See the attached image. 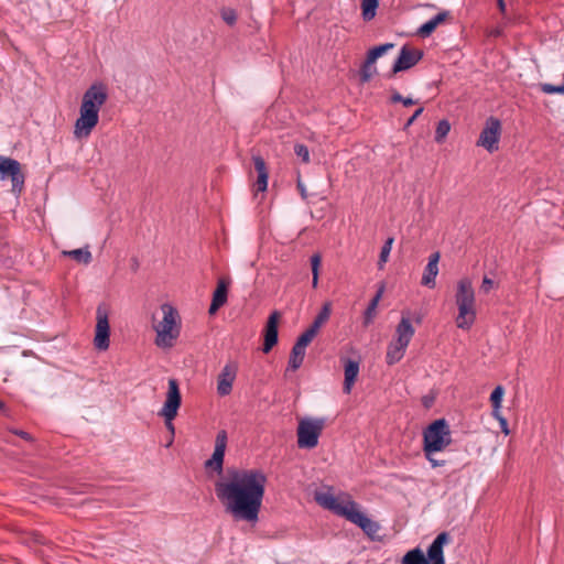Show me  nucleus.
I'll return each mask as SVG.
<instances>
[{"label": "nucleus", "mask_w": 564, "mask_h": 564, "mask_svg": "<svg viewBox=\"0 0 564 564\" xmlns=\"http://www.w3.org/2000/svg\"><path fill=\"white\" fill-rule=\"evenodd\" d=\"M268 477L259 468H228L225 480L216 481L215 492L236 521L256 523L265 494Z\"/></svg>", "instance_id": "1"}, {"label": "nucleus", "mask_w": 564, "mask_h": 564, "mask_svg": "<svg viewBox=\"0 0 564 564\" xmlns=\"http://www.w3.org/2000/svg\"><path fill=\"white\" fill-rule=\"evenodd\" d=\"M108 100V90L105 84L94 83L84 93L79 107V117L74 124L76 139L88 138L99 122V111Z\"/></svg>", "instance_id": "2"}, {"label": "nucleus", "mask_w": 564, "mask_h": 564, "mask_svg": "<svg viewBox=\"0 0 564 564\" xmlns=\"http://www.w3.org/2000/svg\"><path fill=\"white\" fill-rule=\"evenodd\" d=\"M162 319L155 323L153 316V328L156 332L155 344L159 347H172L181 333V316L178 311L170 303L161 305Z\"/></svg>", "instance_id": "3"}, {"label": "nucleus", "mask_w": 564, "mask_h": 564, "mask_svg": "<svg viewBox=\"0 0 564 564\" xmlns=\"http://www.w3.org/2000/svg\"><path fill=\"white\" fill-rule=\"evenodd\" d=\"M455 303L458 307L456 325L458 328L468 330L476 321L475 291L471 281L467 278L457 282Z\"/></svg>", "instance_id": "4"}, {"label": "nucleus", "mask_w": 564, "mask_h": 564, "mask_svg": "<svg viewBox=\"0 0 564 564\" xmlns=\"http://www.w3.org/2000/svg\"><path fill=\"white\" fill-rule=\"evenodd\" d=\"M410 315V311L402 312L401 321L395 327V339L388 345L386 362L389 366L395 365L403 358L406 347L415 334Z\"/></svg>", "instance_id": "5"}, {"label": "nucleus", "mask_w": 564, "mask_h": 564, "mask_svg": "<svg viewBox=\"0 0 564 564\" xmlns=\"http://www.w3.org/2000/svg\"><path fill=\"white\" fill-rule=\"evenodd\" d=\"M422 435L424 454L442 452L452 444L451 429L444 417L431 422Z\"/></svg>", "instance_id": "6"}, {"label": "nucleus", "mask_w": 564, "mask_h": 564, "mask_svg": "<svg viewBox=\"0 0 564 564\" xmlns=\"http://www.w3.org/2000/svg\"><path fill=\"white\" fill-rule=\"evenodd\" d=\"M181 404L182 395L180 391L178 381L176 379H170L166 399L164 401L163 409L160 413L162 416H164L165 425L167 430L171 432V438L166 444L167 447L171 446L174 438L175 427L172 421L176 417Z\"/></svg>", "instance_id": "7"}, {"label": "nucleus", "mask_w": 564, "mask_h": 564, "mask_svg": "<svg viewBox=\"0 0 564 564\" xmlns=\"http://www.w3.org/2000/svg\"><path fill=\"white\" fill-rule=\"evenodd\" d=\"M325 427V419H302L297 426V446L300 448H314Z\"/></svg>", "instance_id": "8"}, {"label": "nucleus", "mask_w": 564, "mask_h": 564, "mask_svg": "<svg viewBox=\"0 0 564 564\" xmlns=\"http://www.w3.org/2000/svg\"><path fill=\"white\" fill-rule=\"evenodd\" d=\"M96 328L94 345L98 350H106L110 344L109 306L100 303L96 310Z\"/></svg>", "instance_id": "9"}, {"label": "nucleus", "mask_w": 564, "mask_h": 564, "mask_svg": "<svg viewBox=\"0 0 564 564\" xmlns=\"http://www.w3.org/2000/svg\"><path fill=\"white\" fill-rule=\"evenodd\" d=\"M10 178L12 193L19 196L24 188L25 175L19 161L11 158H0V180Z\"/></svg>", "instance_id": "10"}, {"label": "nucleus", "mask_w": 564, "mask_h": 564, "mask_svg": "<svg viewBox=\"0 0 564 564\" xmlns=\"http://www.w3.org/2000/svg\"><path fill=\"white\" fill-rule=\"evenodd\" d=\"M314 499L324 509L329 510L334 514L345 519L347 518L352 507H359L355 500L350 499V497H348L345 502H340L337 497L329 492L316 491Z\"/></svg>", "instance_id": "11"}, {"label": "nucleus", "mask_w": 564, "mask_h": 564, "mask_svg": "<svg viewBox=\"0 0 564 564\" xmlns=\"http://www.w3.org/2000/svg\"><path fill=\"white\" fill-rule=\"evenodd\" d=\"M423 51L403 45L394 61L391 70L387 74L388 78H393L398 73L408 70L415 66L423 58Z\"/></svg>", "instance_id": "12"}, {"label": "nucleus", "mask_w": 564, "mask_h": 564, "mask_svg": "<svg viewBox=\"0 0 564 564\" xmlns=\"http://www.w3.org/2000/svg\"><path fill=\"white\" fill-rule=\"evenodd\" d=\"M501 135V122L498 118L490 116L485 122L477 145L484 147L489 153L498 150Z\"/></svg>", "instance_id": "13"}, {"label": "nucleus", "mask_w": 564, "mask_h": 564, "mask_svg": "<svg viewBox=\"0 0 564 564\" xmlns=\"http://www.w3.org/2000/svg\"><path fill=\"white\" fill-rule=\"evenodd\" d=\"M228 442V434L225 430L218 431L215 440V448L212 457L205 462V468L221 474Z\"/></svg>", "instance_id": "14"}, {"label": "nucleus", "mask_w": 564, "mask_h": 564, "mask_svg": "<svg viewBox=\"0 0 564 564\" xmlns=\"http://www.w3.org/2000/svg\"><path fill=\"white\" fill-rule=\"evenodd\" d=\"M281 314L278 311H273L265 323L263 329V344L262 351L269 354L279 341V322Z\"/></svg>", "instance_id": "15"}, {"label": "nucleus", "mask_w": 564, "mask_h": 564, "mask_svg": "<svg viewBox=\"0 0 564 564\" xmlns=\"http://www.w3.org/2000/svg\"><path fill=\"white\" fill-rule=\"evenodd\" d=\"M346 520L360 528L362 532L372 541L378 540L376 534L380 529L379 523L368 518L364 512L359 510L358 507H352Z\"/></svg>", "instance_id": "16"}, {"label": "nucleus", "mask_w": 564, "mask_h": 564, "mask_svg": "<svg viewBox=\"0 0 564 564\" xmlns=\"http://www.w3.org/2000/svg\"><path fill=\"white\" fill-rule=\"evenodd\" d=\"M448 532L443 531L436 535L433 542L429 545L425 557L427 564H445L444 546L451 542Z\"/></svg>", "instance_id": "17"}, {"label": "nucleus", "mask_w": 564, "mask_h": 564, "mask_svg": "<svg viewBox=\"0 0 564 564\" xmlns=\"http://www.w3.org/2000/svg\"><path fill=\"white\" fill-rule=\"evenodd\" d=\"M230 282L231 281L228 276H221L218 279L208 308L209 315H215L227 303Z\"/></svg>", "instance_id": "18"}, {"label": "nucleus", "mask_w": 564, "mask_h": 564, "mask_svg": "<svg viewBox=\"0 0 564 564\" xmlns=\"http://www.w3.org/2000/svg\"><path fill=\"white\" fill-rule=\"evenodd\" d=\"M340 361L344 367L343 392L349 394L358 379L360 361L348 357L340 358Z\"/></svg>", "instance_id": "19"}, {"label": "nucleus", "mask_w": 564, "mask_h": 564, "mask_svg": "<svg viewBox=\"0 0 564 564\" xmlns=\"http://www.w3.org/2000/svg\"><path fill=\"white\" fill-rule=\"evenodd\" d=\"M237 368L234 365H226L217 378V392L219 395H228L232 390V383L236 379Z\"/></svg>", "instance_id": "20"}, {"label": "nucleus", "mask_w": 564, "mask_h": 564, "mask_svg": "<svg viewBox=\"0 0 564 564\" xmlns=\"http://www.w3.org/2000/svg\"><path fill=\"white\" fill-rule=\"evenodd\" d=\"M441 254L438 251L431 253L429 257V262L424 269L421 284L427 288L435 286V278L438 274V261Z\"/></svg>", "instance_id": "21"}, {"label": "nucleus", "mask_w": 564, "mask_h": 564, "mask_svg": "<svg viewBox=\"0 0 564 564\" xmlns=\"http://www.w3.org/2000/svg\"><path fill=\"white\" fill-rule=\"evenodd\" d=\"M451 18L449 11H442L434 15L431 20L423 23L416 31V35L426 39L431 36L438 25Z\"/></svg>", "instance_id": "22"}, {"label": "nucleus", "mask_w": 564, "mask_h": 564, "mask_svg": "<svg viewBox=\"0 0 564 564\" xmlns=\"http://www.w3.org/2000/svg\"><path fill=\"white\" fill-rule=\"evenodd\" d=\"M384 290H386L384 282H380L378 284V289H377V292H376L375 296L370 300L367 308L364 312L362 324H364L365 327L369 326L373 322V319H375V317L377 315L378 304H379V302H380V300H381V297H382V295L384 293Z\"/></svg>", "instance_id": "23"}, {"label": "nucleus", "mask_w": 564, "mask_h": 564, "mask_svg": "<svg viewBox=\"0 0 564 564\" xmlns=\"http://www.w3.org/2000/svg\"><path fill=\"white\" fill-rule=\"evenodd\" d=\"M62 254L64 257L70 258L77 263L89 264L93 261V256L88 249V246L74 250H65L62 252Z\"/></svg>", "instance_id": "24"}, {"label": "nucleus", "mask_w": 564, "mask_h": 564, "mask_svg": "<svg viewBox=\"0 0 564 564\" xmlns=\"http://www.w3.org/2000/svg\"><path fill=\"white\" fill-rule=\"evenodd\" d=\"M305 358V348L294 344L289 357L286 371L292 370L296 371L304 361Z\"/></svg>", "instance_id": "25"}, {"label": "nucleus", "mask_w": 564, "mask_h": 564, "mask_svg": "<svg viewBox=\"0 0 564 564\" xmlns=\"http://www.w3.org/2000/svg\"><path fill=\"white\" fill-rule=\"evenodd\" d=\"M401 564H427V560L425 553L416 546L403 555Z\"/></svg>", "instance_id": "26"}, {"label": "nucleus", "mask_w": 564, "mask_h": 564, "mask_svg": "<svg viewBox=\"0 0 564 564\" xmlns=\"http://www.w3.org/2000/svg\"><path fill=\"white\" fill-rule=\"evenodd\" d=\"M332 305L329 302L324 303L318 314L315 316L313 323L310 325V328L315 333H318L319 328L328 321L330 316Z\"/></svg>", "instance_id": "27"}, {"label": "nucleus", "mask_w": 564, "mask_h": 564, "mask_svg": "<svg viewBox=\"0 0 564 564\" xmlns=\"http://www.w3.org/2000/svg\"><path fill=\"white\" fill-rule=\"evenodd\" d=\"M379 0H361V15L365 21H370L376 17Z\"/></svg>", "instance_id": "28"}, {"label": "nucleus", "mask_w": 564, "mask_h": 564, "mask_svg": "<svg viewBox=\"0 0 564 564\" xmlns=\"http://www.w3.org/2000/svg\"><path fill=\"white\" fill-rule=\"evenodd\" d=\"M393 47V43H384L371 47L366 55V57H368V63H376L379 57L384 55L388 51H390Z\"/></svg>", "instance_id": "29"}, {"label": "nucleus", "mask_w": 564, "mask_h": 564, "mask_svg": "<svg viewBox=\"0 0 564 564\" xmlns=\"http://www.w3.org/2000/svg\"><path fill=\"white\" fill-rule=\"evenodd\" d=\"M373 65L375 63H368V57L365 58L359 69L360 84L369 83L377 74V68Z\"/></svg>", "instance_id": "30"}, {"label": "nucleus", "mask_w": 564, "mask_h": 564, "mask_svg": "<svg viewBox=\"0 0 564 564\" xmlns=\"http://www.w3.org/2000/svg\"><path fill=\"white\" fill-rule=\"evenodd\" d=\"M310 263H311V270H312V275H313L312 286L314 289H316L318 285V278H319V272H321V267H322V256L319 253L312 254L310 258Z\"/></svg>", "instance_id": "31"}, {"label": "nucleus", "mask_w": 564, "mask_h": 564, "mask_svg": "<svg viewBox=\"0 0 564 564\" xmlns=\"http://www.w3.org/2000/svg\"><path fill=\"white\" fill-rule=\"evenodd\" d=\"M393 241H394V238L393 237H389L384 241L383 246L381 247V251H380L379 260H378V268H379V270L383 269L386 262L388 261L389 254H390L391 249H392Z\"/></svg>", "instance_id": "32"}, {"label": "nucleus", "mask_w": 564, "mask_h": 564, "mask_svg": "<svg viewBox=\"0 0 564 564\" xmlns=\"http://www.w3.org/2000/svg\"><path fill=\"white\" fill-rule=\"evenodd\" d=\"M449 130H451L449 121L446 119L440 120L436 126V130H435V137H434L435 142L442 143L444 141V139L446 138V135L448 134Z\"/></svg>", "instance_id": "33"}, {"label": "nucleus", "mask_w": 564, "mask_h": 564, "mask_svg": "<svg viewBox=\"0 0 564 564\" xmlns=\"http://www.w3.org/2000/svg\"><path fill=\"white\" fill-rule=\"evenodd\" d=\"M503 394H505V389L502 386L498 384L491 392L490 394V403H491V408H495V409H500L501 408V403H502V399H503Z\"/></svg>", "instance_id": "34"}, {"label": "nucleus", "mask_w": 564, "mask_h": 564, "mask_svg": "<svg viewBox=\"0 0 564 564\" xmlns=\"http://www.w3.org/2000/svg\"><path fill=\"white\" fill-rule=\"evenodd\" d=\"M23 542L26 545H44L46 543V539L43 534L39 532H30L26 533L23 538Z\"/></svg>", "instance_id": "35"}, {"label": "nucleus", "mask_w": 564, "mask_h": 564, "mask_svg": "<svg viewBox=\"0 0 564 564\" xmlns=\"http://www.w3.org/2000/svg\"><path fill=\"white\" fill-rule=\"evenodd\" d=\"M317 333L308 327L297 337L295 344L306 349V347L312 343Z\"/></svg>", "instance_id": "36"}, {"label": "nucleus", "mask_w": 564, "mask_h": 564, "mask_svg": "<svg viewBox=\"0 0 564 564\" xmlns=\"http://www.w3.org/2000/svg\"><path fill=\"white\" fill-rule=\"evenodd\" d=\"M541 91L544 94H564V82L561 85H553L549 83H542L539 85Z\"/></svg>", "instance_id": "37"}, {"label": "nucleus", "mask_w": 564, "mask_h": 564, "mask_svg": "<svg viewBox=\"0 0 564 564\" xmlns=\"http://www.w3.org/2000/svg\"><path fill=\"white\" fill-rule=\"evenodd\" d=\"M294 152L295 154L301 158V160L304 162V163H308L310 162V151H308V148L303 144V143H296L294 145Z\"/></svg>", "instance_id": "38"}, {"label": "nucleus", "mask_w": 564, "mask_h": 564, "mask_svg": "<svg viewBox=\"0 0 564 564\" xmlns=\"http://www.w3.org/2000/svg\"><path fill=\"white\" fill-rule=\"evenodd\" d=\"M223 20L230 26L237 22V13L234 9L225 8L221 10Z\"/></svg>", "instance_id": "39"}, {"label": "nucleus", "mask_w": 564, "mask_h": 564, "mask_svg": "<svg viewBox=\"0 0 564 564\" xmlns=\"http://www.w3.org/2000/svg\"><path fill=\"white\" fill-rule=\"evenodd\" d=\"M252 161H253V166H254L257 174L269 173L267 163L262 156L253 155Z\"/></svg>", "instance_id": "40"}, {"label": "nucleus", "mask_w": 564, "mask_h": 564, "mask_svg": "<svg viewBox=\"0 0 564 564\" xmlns=\"http://www.w3.org/2000/svg\"><path fill=\"white\" fill-rule=\"evenodd\" d=\"M268 178H269V173H261V174H258L257 176V181L254 183V187H256V192L259 193V192H265L267 191V187H268Z\"/></svg>", "instance_id": "41"}, {"label": "nucleus", "mask_w": 564, "mask_h": 564, "mask_svg": "<svg viewBox=\"0 0 564 564\" xmlns=\"http://www.w3.org/2000/svg\"><path fill=\"white\" fill-rule=\"evenodd\" d=\"M9 432L23 438L24 441L26 442H34V437L29 433V432H25L23 430H19V429H9Z\"/></svg>", "instance_id": "42"}, {"label": "nucleus", "mask_w": 564, "mask_h": 564, "mask_svg": "<svg viewBox=\"0 0 564 564\" xmlns=\"http://www.w3.org/2000/svg\"><path fill=\"white\" fill-rule=\"evenodd\" d=\"M494 284H495V282L485 275L482 279L481 285H480V291L484 292L485 294H487L491 291V289L494 288Z\"/></svg>", "instance_id": "43"}, {"label": "nucleus", "mask_w": 564, "mask_h": 564, "mask_svg": "<svg viewBox=\"0 0 564 564\" xmlns=\"http://www.w3.org/2000/svg\"><path fill=\"white\" fill-rule=\"evenodd\" d=\"M434 454H435V453L424 454L425 458L430 462L431 466H432L433 468L444 466L446 462H445V460L436 459V458L434 457Z\"/></svg>", "instance_id": "44"}, {"label": "nucleus", "mask_w": 564, "mask_h": 564, "mask_svg": "<svg viewBox=\"0 0 564 564\" xmlns=\"http://www.w3.org/2000/svg\"><path fill=\"white\" fill-rule=\"evenodd\" d=\"M423 107L417 108L414 113L408 119V121L404 124V129H408L410 126L414 123V121L421 116L423 112Z\"/></svg>", "instance_id": "45"}, {"label": "nucleus", "mask_w": 564, "mask_h": 564, "mask_svg": "<svg viewBox=\"0 0 564 564\" xmlns=\"http://www.w3.org/2000/svg\"><path fill=\"white\" fill-rule=\"evenodd\" d=\"M402 101H403V96L395 89H392V94L390 96V102L398 104V102H402Z\"/></svg>", "instance_id": "46"}, {"label": "nucleus", "mask_w": 564, "mask_h": 564, "mask_svg": "<svg viewBox=\"0 0 564 564\" xmlns=\"http://www.w3.org/2000/svg\"><path fill=\"white\" fill-rule=\"evenodd\" d=\"M435 398L433 395H424L422 398V405L425 409H430L434 404Z\"/></svg>", "instance_id": "47"}, {"label": "nucleus", "mask_w": 564, "mask_h": 564, "mask_svg": "<svg viewBox=\"0 0 564 564\" xmlns=\"http://www.w3.org/2000/svg\"><path fill=\"white\" fill-rule=\"evenodd\" d=\"M499 424H500L501 432L505 433L506 435H508L510 433V431H509V427H508L507 419L506 417H499Z\"/></svg>", "instance_id": "48"}, {"label": "nucleus", "mask_w": 564, "mask_h": 564, "mask_svg": "<svg viewBox=\"0 0 564 564\" xmlns=\"http://www.w3.org/2000/svg\"><path fill=\"white\" fill-rule=\"evenodd\" d=\"M419 100L412 99L411 97H403V101L401 102L404 107H411L416 105Z\"/></svg>", "instance_id": "49"}, {"label": "nucleus", "mask_w": 564, "mask_h": 564, "mask_svg": "<svg viewBox=\"0 0 564 564\" xmlns=\"http://www.w3.org/2000/svg\"><path fill=\"white\" fill-rule=\"evenodd\" d=\"M497 7H498V9H499L500 13H501L502 15H506V13H507V8H506V2H505V0H497Z\"/></svg>", "instance_id": "50"}, {"label": "nucleus", "mask_w": 564, "mask_h": 564, "mask_svg": "<svg viewBox=\"0 0 564 564\" xmlns=\"http://www.w3.org/2000/svg\"><path fill=\"white\" fill-rule=\"evenodd\" d=\"M296 187H297V189H299V192H300L301 196H302L303 198H306V196H307V195H306V189H305V186L301 183V181H299V182H297Z\"/></svg>", "instance_id": "51"}, {"label": "nucleus", "mask_w": 564, "mask_h": 564, "mask_svg": "<svg viewBox=\"0 0 564 564\" xmlns=\"http://www.w3.org/2000/svg\"><path fill=\"white\" fill-rule=\"evenodd\" d=\"M0 413L9 416V409L7 408L6 403L0 400Z\"/></svg>", "instance_id": "52"}, {"label": "nucleus", "mask_w": 564, "mask_h": 564, "mask_svg": "<svg viewBox=\"0 0 564 564\" xmlns=\"http://www.w3.org/2000/svg\"><path fill=\"white\" fill-rule=\"evenodd\" d=\"M491 414H492V416H494L496 420H498V421H499V417H505V416L501 414L500 409H495V408H492V413H491Z\"/></svg>", "instance_id": "53"}, {"label": "nucleus", "mask_w": 564, "mask_h": 564, "mask_svg": "<svg viewBox=\"0 0 564 564\" xmlns=\"http://www.w3.org/2000/svg\"><path fill=\"white\" fill-rule=\"evenodd\" d=\"M413 321L417 324H421L422 323V315L421 314H415L413 316Z\"/></svg>", "instance_id": "54"}, {"label": "nucleus", "mask_w": 564, "mask_h": 564, "mask_svg": "<svg viewBox=\"0 0 564 564\" xmlns=\"http://www.w3.org/2000/svg\"><path fill=\"white\" fill-rule=\"evenodd\" d=\"M425 7H429V8H435V6H434V4H432V3H427V4H425Z\"/></svg>", "instance_id": "55"}]
</instances>
